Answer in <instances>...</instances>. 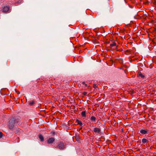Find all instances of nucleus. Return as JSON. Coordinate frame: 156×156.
<instances>
[{
	"label": "nucleus",
	"instance_id": "f257e3e1",
	"mask_svg": "<svg viewBox=\"0 0 156 156\" xmlns=\"http://www.w3.org/2000/svg\"><path fill=\"white\" fill-rule=\"evenodd\" d=\"M20 122V120L19 119H16L14 118H12L9 121V128L11 129H12L14 126V125H18L19 124Z\"/></svg>",
	"mask_w": 156,
	"mask_h": 156
},
{
	"label": "nucleus",
	"instance_id": "f03ea898",
	"mask_svg": "<svg viewBox=\"0 0 156 156\" xmlns=\"http://www.w3.org/2000/svg\"><path fill=\"white\" fill-rule=\"evenodd\" d=\"M65 146L66 144L65 143L62 142H60L58 143V145L56 146V148H58L60 150H62L65 148Z\"/></svg>",
	"mask_w": 156,
	"mask_h": 156
},
{
	"label": "nucleus",
	"instance_id": "7ed1b4c3",
	"mask_svg": "<svg viewBox=\"0 0 156 156\" xmlns=\"http://www.w3.org/2000/svg\"><path fill=\"white\" fill-rule=\"evenodd\" d=\"M10 7L8 6H5L3 7L1 11L3 13H6L10 10Z\"/></svg>",
	"mask_w": 156,
	"mask_h": 156
},
{
	"label": "nucleus",
	"instance_id": "20e7f679",
	"mask_svg": "<svg viewBox=\"0 0 156 156\" xmlns=\"http://www.w3.org/2000/svg\"><path fill=\"white\" fill-rule=\"evenodd\" d=\"M55 139L54 138H51L48 139L47 140V143L48 144H50L52 143L54 141Z\"/></svg>",
	"mask_w": 156,
	"mask_h": 156
},
{
	"label": "nucleus",
	"instance_id": "39448f33",
	"mask_svg": "<svg viewBox=\"0 0 156 156\" xmlns=\"http://www.w3.org/2000/svg\"><path fill=\"white\" fill-rule=\"evenodd\" d=\"M140 133L143 134H145L147 133L148 131L147 129H141L139 130Z\"/></svg>",
	"mask_w": 156,
	"mask_h": 156
},
{
	"label": "nucleus",
	"instance_id": "423d86ee",
	"mask_svg": "<svg viewBox=\"0 0 156 156\" xmlns=\"http://www.w3.org/2000/svg\"><path fill=\"white\" fill-rule=\"evenodd\" d=\"M94 131L95 133H99L101 131V129L99 128L95 127L94 128Z\"/></svg>",
	"mask_w": 156,
	"mask_h": 156
},
{
	"label": "nucleus",
	"instance_id": "0eeeda50",
	"mask_svg": "<svg viewBox=\"0 0 156 156\" xmlns=\"http://www.w3.org/2000/svg\"><path fill=\"white\" fill-rule=\"evenodd\" d=\"M116 45V43L115 42H114L110 44V46L111 48L113 47V46H116V47L115 48H113L114 49H116L117 48V46Z\"/></svg>",
	"mask_w": 156,
	"mask_h": 156
},
{
	"label": "nucleus",
	"instance_id": "6e6552de",
	"mask_svg": "<svg viewBox=\"0 0 156 156\" xmlns=\"http://www.w3.org/2000/svg\"><path fill=\"white\" fill-rule=\"evenodd\" d=\"M38 137L41 141H43L44 140V138L43 136L41 134L38 135Z\"/></svg>",
	"mask_w": 156,
	"mask_h": 156
},
{
	"label": "nucleus",
	"instance_id": "1a4fd4ad",
	"mask_svg": "<svg viewBox=\"0 0 156 156\" xmlns=\"http://www.w3.org/2000/svg\"><path fill=\"white\" fill-rule=\"evenodd\" d=\"M76 122L78 124L80 125V126H82L83 125V124L78 119L76 120Z\"/></svg>",
	"mask_w": 156,
	"mask_h": 156
},
{
	"label": "nucleus",
	"instance_id": "9d476101",
	"mask_svg": "<svg viewBox=\"0 0 156 156\" xmlns=\"http://www.w3.org/2000/svg\"><path fill=\"white\" fill-rule=\"evenodd\" d=\"M86 111H82L81 113V115L83 117H86Z\"/></svg>",
	"mask_w": 156,
	"mask_h": 156
},
{
	"label": "nucleus",
	"instance_id": "9b49d317",
	"mask_svg": "<svg viewBox=\"0 0 156 156\" xmlns=\"http://www.w3.org/2000/svg\"><path fill=\"white\" fill-rule=\"evenodd\" d=\"M138 76L139 77H140L142 78H144L145 76L143 74L140 73H138Z\"/></svg>",
	"mask_w": 156,
	"mask_h": 156
},
{
	"label": "nucleus",
	"instance_id": "f8f14e48",
	"mask_svg": "<svg viewBox=\"0 0 156 156\" xmlns=\"http://www.w3.org/2000/svg\"><path fill=\"white\" fill-rule=\"evenodd\" d=\"M90 120L92 122H95L96 119V118L92 116L90 118Z\"/></svg>",
	"mask_w": 156,
	"mask_h": 156
},
{
	"label": "nucleus",
	"instance_id": "ddd939ff",
	"mask_svg": "<svg viewBox=\"0 0 156 156\" xmlns=\"http://www.w3.org/2000/svg\"><path fill=\"white\" fill-rule=\"evenodd\" d=\"M142 142L143 143H145L148 142V141L145 138H143L142 140Z\"/></svg>",
	"mask_w": 156,
	"mask_h": 156
},
{
	"label": "nucleus",
	"instance_id": "4468645a",
	"mask_svg": "<svg viewBox=\"0 0 156 156\" xmlns=\"http://www.w3.org/2000/svg\"><path fill=\"white\" fill-rule=\"evenodd\" d=\"M34 101H32L30 102L29 104L30 105H32L34 104Z\"/></svg>",
	"mask_w": 156,
	"mask_h": 156
},
{
	"label": "nucleus",
	"instance_id": "2eb2a0df",
	"mask_svg": "<svg viewBox=\"0 0 156 156\" xmlns=\"http://www.w3.org/2000/svg\"><path fill=\"white\" fill-rule=\"evenodd\" d=\"M55 133L54 131H52L50 133V134H52L53 135H54Z\"/></svg>",
	"mask_w": 156,
	"mask_h": 156
},
{
	"label": "nucleus",
	"instance_id": "dca6fc26",
	"mask_svg": "<svg viewBox=\"0 0 156 156\" xmlns=\"http://www.w3.org/2000/svg\"><path fill=\"white\" fill-rule=\"evenodd\" d=\"M3 136V134L2 133L0 132V138H1Z\"/></svg>",
	"mask_w": 156,
	"mask_h": 156
},
{
	"label": "nucleus",
	"instance_id": "f3484780",
	"mask_svg": "<svg viewBox=\"0 0 156 156\" xmlns=\"http://www.w3.org/2000/svg\"><path fill=\"white\" fill-rule=\"evenodd\" d=\"M83 94L84 95L87 96V93L85 92H84L83 93Z\"/></svg>",
	"mask_w": 156,
	"mask_h": 156
},
{
	"label": "nucleus",
	"instance_id": "a211bd4d",
	"mask_svg": "<svg viewBox=\"0 0 156 156\" xmlns=\"http://www.w3.org/2000/svg\"><path fill=\"white\" fill-rule=\"evenodd\" d=\"M21 130V129H17V132H16V133H17L18 132H20V131Z\"/></svg>",
	"mask_w": 156,
	"mask_h": 156
},
{
	"label": "nucleus",
	"instance_id": "6ab92c4d",
	"mask_svg": "<svg viewBox=\"0 0 156 156\" xmlns=\"http://www.w3.org/2000/svg\"><path fill=\"white\" fill-rule=\"evenodd\" d=\"M94 87L95 88H96L97 87V86H96V85H94Z\"/></svg>",
	"mask_w": 156,
	"mask_h": 156
},
{
	"label": "nucleus",
	"instance_id": "aec40b11",
	"mask_svg": "<svg viewBox=\"0 0 156 156\" xmlns=\"http://www.w3.org/2000/svg\"><path fill=\"white\" fill-rule=\"evenodd\" d=\"M82 84H84V85H85V82H82Z\"/></svg>",
	"mask_w": 156,
	"mask_h": 156
},
{
	"label": "nucleus",
	"instance_id": "412c9836",
	"mask_svg": "<svg viewBox=\"0 0 156 156\" xmlns=\"http://www.w3.org/2000/svg\"><path fill=\"white\" fill-rule=\"evenodd\" d=\"M84 85H85V87H87V84H85Z\"/></svg>",
	"mask_w": 156,
	"mask_h": 156
},
{
	"label": "nucleus",
	"instance_id": "4be33fe9",
	"mask_svg": "<svg viewBox=\"0 0 156 156\" xmlns=\"http://www.w3.org/2000/svg\"><path fill=\"white\" fill-rule=\"evenodd\" d=\"M22 0H20V2H22Z\"/></svg>",
	"mask_w": 156,
	"mask_h": 156
},
{
	"label": "nucleus",
	"instance_id": "5701e85b",
	"mask_svg": "<svg viewBox=\"0 0 156 156\" xmlns=\"http://www.w3.org/2000/svg\"><path fill=\"white\" fill-rule=\"evenodd\" d=\"M18 94H20V93H19V92H18Z\"/></svg>",
	"mask_w": 156,
	"mask_h": 156
},
{
	"label": "nucleus",
	"instance_id": "b1692460",
	"mask_svg": "<svg viewBox=\"0 0 156 156\" xmlns=\"http://www.w3.org/2000/svg\"><path fill=\"white\" fill-rule=\"evenodd\" d=\"M17 139L18 140L19 139V138H18Z\"/></svg>",
	"mask_w": 156,
	"mask_h": 156
}]
</instances>
